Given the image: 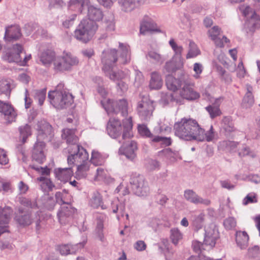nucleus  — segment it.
Segmentation results:
<instances>
[{
	"mask_svg": "<svg viewBox=\"0 0 260 260\" xmlns=\"http://www.w3.org/2000/svg\"><path fill=\"white\" fill-rule=\"evenodd\" d=\"M165 255L166 260H176L177 256L174 253V251L172 249L167 248L166 251H165Z\"/></svg>",
	"mask_w": 260,
	"mask_h": 260,
	"instance_id": "obj_64",
	"label": "nucleus"
},
{
	"mask_svg": "<svg viewBox=\"0 0 260 260\" xmlns=\"http://www.w3.org/2000/svg\"><path fill=\"white\" fill-rule=\"evenodd\" d=\"M217 47H223L224 44L229 41V40L225 36H223L222 38L220 36H218L216 39L212 40Z\"/></svg>",
	"mask_w": 260,
	"mask_h": 260,
	"instance_id": "obj_63",
	"label": "nucleus"
},
{
	"mask_svg": "<svg viewBox=\"0 0 260 260\" xmlns=\"http://www.w3.org/2000/svg\"><path fill=\"white\" fill-rule=\"evenodd\" d=\"M86 243L85 241L75 245L62 244L58 246L57 249L61 255H67L76 252L78 248L83 247Z\"/></svg>",
	"mask_w": 260,
	"mask_h": 260,
	"instance_id": "obj_26",
	"label": "nucleus"
},
{
	"mask_svg": "<svg viewBox=\"0 0 260 260\" xmlns=\"http://www.w3.org/2000/svg\"><path fill=\"white\" fill-rule=\"evenodd\" d=\"M220 103V99H216L214 103L206 107V110L208 112L212 119L220 115L221 114L219 108Z\"/></svg>",
	"mask_w": 260,
	"mask_h": 260,
	"instance_id": "obj_31",
	"label": "nucleus"
},
{
	"mask_svg": "<svg viewBox=\"0 0 260 260\" xmlns=\"http://www.w3.org/2000/svg\"><path fill=\"white\" fill-rule=\"evenodd\" d=\"M20 138L22 143L26 142L27 138L31 134V128L28 124L19 127Z\"/></svg>",
	"mask_w": 260,
	"mask_h": 260,
	"instance_id": "obj_45",
	"label": "nucleus"
},
{
	"mask_svg": "<svg viewBox=\"0 0 260 260\" xmlns=\"http://www.w3.org/2000/svg\"><path fill=\"white\" fill-rule=\"evenodd\" d=\"M55 177L61 182H66L70 179L73 174L72 167L58 168L54 171Z\"/></svg>",
	"mask_w": 260,
	"mask_h": 260,
	"instance_id": "obj_25",
	"label": "nucleus"
},
{
	"mask_svg": "<svg viewBox=\"0 0 260 260\" xmlns=\"http://www.w3.org/2000/svg\"><path fill=\"white\" fill-rule=\"evenodd\" d=\"M123 125L119 120L115 118H110L107 125L108 134L113 139L118 138L121 134L123 129L122 139H129L133 136L132 119L129 117L124 119L122 121Z\"/></svg>",
	"mask_w": 260,
	"mask_h": 260,
	"instance_id": "obj_5",
	"label": "nucleus"
},
{
	"mask_svg": "<svg viewBox=\"0 0 260 260\" xmlns=\"http://www.w3.org/2000/svg\"><path fill=\"white\" fill-rule=\"evenodd\" d=\"M162 85V80L161 76L156 72L151 74V78L149 82V87L151 89L158 90Z\"/></svg>",
	"mask_w": 260,
	"mask_h": 260,
	"instance_id": "obj_33",
	"label": "nucleus"
},
{
	"mask_svg": "<svg viewBox=\"0 0 260 260\" xmlns=\"http://www.w3.org/2000/svg\"><path fill=\"white\" fill-rule=\"evenodd\" d=\"M12 212V209L8 206L4 208L0 206V224H7L9 223Z\"/></svg>",
	"mask_w": 260,
	"mask_h": 260,
	"instance_id": "obj_34",
	"label": "nucleus"
},
{
	"mask_svg": "<svg viewBox=\"0 0 260 260\" xmlns=\"http://www.w3.org/2000/svg\"><path fill=\"white\" fill-rule=\"evenodd\" d=\"M56 57L55 52L51 49L44 51L40 56L41 62L46 67H49L52 63L54 67V60Z\"/></svg>",
	"mask_w": 260,
	"mask_h": 260,
	"instance_id": "obj_23",
	"label": "nucleus"
},
{
	"mask_svg": "<svg viewBox=\"0 0 260 260\" xmlns=\"http://www.w3.org/2000/svg\"><path fill=\"white\" fill-rule=\"evenodd\" d=\"M183 237V234L178 228H174L171 229L170 238L174 245H177Z\"/></svg>",
	"mask_w": 260,
	"mask_h": 260,
	"instance_id": "obj_40",
	"label": "nucleus"
},
{
	"mask_svg": "<svg viewBox=\"0 0 260 260\" xmlns=\"http://www.w3.org/2000/svg\"><path fill=\"white\" fill-rule=\"evenodd\" d=\"M88 16L89 18L85 20H89L95 22L94 21H99L102 19L103 13L100 8L93 6H90L88 8Z\"/></svg>",
	"mask_w": 260,
	"mask_h": 260,
	"instance_id": "obj_30",
	"label": "nucleus"
},
{
	"mask_svg": "<svg viewBox=\"0 0 260 260\" xmlns=\"http://www.w3.org/2000/svg\"><path fill=\"white\" fill-rule=\"evenodd\" d=\"M193 83L185 82L180 91L181 96L187 100H194L199 97V94L194 90Z\"/></svg>",
	"mask_w": 260,
	"mask_h": 260,
	"instance_id": "obj_18",
	"label": "nucleus"
},
{
	"mask_svg": "<svg viewBox=\"0 0 260 260\" xmlns=\"http://www.w3.org/2000/svg\"><path fill=\"white\" fill-rule=\"evenodd\" d=\"M11 82L4 79H0V95H5L9 98L11 92Z\"/></svg>",
	"mask_w": 260,
	"mask_h": 260,
	"instance_id": "obj_38",
	"label": "nucleus"
},
{
	"mask_svg": "<svg viewBox=\"0 0 260 260\" xmlns=\"http://www.w3.org/2000/svg\"><path fill=\"white\" fill-rule=\"evenodd\" d=\"M23 51V48L21 44H15L4 52L2 58L8 62L18 63L21 62L20 54Z\"/></svg>",
	"mask_w": 260,
	"mask_h": 260,
	"instance_id": "obj_15",
	"label": "nucleus"
},
{
	"mask_svg": "<svg viewBox=\"0 0 260 260\" xmlns=\"http://www.w3.org/2000/svg\"><path fill=\"white\" fill-rule=\"evenodd\" d=\"M154 108L153 101L148 96L143 95L138 102L136 111L142 120L147 121L152 116Z\"/></svg>",
	"mask_w": 260,
	"mask_h": 260,
	"instance_id": "obj_12",
	"label": "nucleus"
},
{
	"mask_svg": "<svg viewBox=\"0 0 260 260\" xmlns=\"http://www.w3.org/2000/svg\"><path fill=\"white\" fill-rule=\"evenodd\" d=\"M132 189L138 196L145 197L149 193V188L144 177L140 175L133 176L130 180Z\"/></svg>",
	"mask_w": 260,
	"mask_h": 260,
	"instance_id": "obj_13",
	"label": "nucleus"
},
{
	"mask_svg": "<svg viewBox=\"0 0 260 260\" xmlns=\"http://www.w3.org/2000/svg\"><path fill=\"white\" fill-rule=\"evenodd\" d=\"M166 86L168 89L174 91L173 93H168L165 97L161 98V102L164 105L168 104L170 101H176V94L175 91L181 86V82L179 80L175 78L173 76L168 75L166 79Z\"/></svg>",
	"mask_w": 260,
	"mask_h": 260,
	"instance_id": "obj_14",
	"label": "nucleus"
},
{
	"mask_svg": "<svg viewBox=\"0 0 260 260\" xmlns=\"http://www.w3.org/2000/svg\"><path fill=\"white\" fill-rule=\"evenodd\" d=\"M118 3L125 12H130L135 7V0H118Z\"/></svg>",
	"mask_w": 260,
	"mask_h": 260,
	"instance_id": "obj_47",
	"label": "nucleus"
},
{
	"mask_svg": "<svg viewBox=\"0 0 260 260\" xmlns=\"http://www.w3.org/2000/svg\"><path fill=\"white\" fill-rule=\"evenodd\" d=\"M200 53V51L197 45L192 41H190L189 44V49L186 58L187 59L196 57Z\"/></svg>",
	"mask_w": 260,
	"mask_h": 260,
	"instance_id": "obj_48",
	"label": "nucleus"
},
{
	"mask_svg": "<svg viewBox=\"0 0 260 260\" xmlns=\"http://www.w3.org/2000/svg\"><path fill=\"white\" fill-rule=\"evenodd\" d=\"M205 232L204 244L211 249L219 237L218 230L214 224H211L205 227Z\"/></svg>",
	"mask_w": 260,
	"mask_h": 260,
	"instance_id": "obj_16",
	"label": "nucleus"
},
{
	"mask_svg": "<svg viewBox=\"0 0 260 260\" xmlns=\"http://www.w3.org/2000/svg\"><path fill=\"white\" fill-rule=\"evenodd\" d=\"M239 10L243 15L247 17L245 27L247 32L253 33L260 28L259 17L249 6L241 5L239 7Z\"/></svg>",
	"mask_w": 260,
	"mask_h": 260,
	"instance_id": "obj_10",
	"label": "nucleus"
},
{
	"mask_svg": "<svg viewBox=\"0 0 260 260\" xmlns=\"http://www.w3.org/2000/svg\"><path fill=\"white\" fill-rule=\"evenodd\" d=\"M220 29L217 26H214L208 30V36L211 40H215L220 36Z\"/></svg>",
	"mask_w": 260,
	"mask_h": 260,
	"instance_id": "obj_59",
	"label": "nucleus"
},
{
	"mask_svg": "<svg viewBox=\"0 0 260 260\" xmlns=\"http://www.w3.org/2000/svg\"><path fill=\"white\" fill-rule=\"evenodd\" d=\"M203 70L204 67L202 63L199 62L194 63L193 65V71L194 73L193 74V77L196 79L200 78Z\"/></svg>",
	"mask_w": 260,
	"mask_h": 260,
	"instance_id": "obj_54",
	"label": "nucleus"
},
{
	"mask_svg": "<svg viewBox=\"0 0 260 260\" xmlns=\"http://www.w3.org/2000/svg\"><path fill=\"white\" fill-rule=\"evenodd\" d=\"M152 142L159 143L161 145L165 146L170 145L172 142L170 138L159 136L158 134L155 135Z\"/></svg>",
	"mask_w": 260,
	"mask_h": 260,
	"instance_id": "obj_52",
	"label": "nucleus"
},
{
	"mask_svg": "<svg viewBox=\"0 0 260 260\" xmlns=\"http://www.w3.org/2000/svg\"><path fill=\"white\" fill-rule=\"evenodd\" d=\"M257 202V195L254 192L248 193L243 200L242 203L244 205H247L250 203H256Z\"/></svg>",
	"mask_w": 260,
	"mask_h": 260,
	"instance_id": "obj_56",
	"label": "nucleus"
},
{
	"mask_svg": "<svg viewBox=\"0 0 260 260\" xmlns=\"http://www.w3.org/2000/svg\"><path fill=\"white\" fill-rule=\"evenodd\" d=\"M200 125L192 118H183L175 123L174 128L175 134L180 139L186 141L201 140L202 136L198 130Z\"/></svg>",
	"mask_w": 260,
	"mask_h": 260,
	"instance_id": "obj_4",
	"label": "nucleus"
},
{
	"mask_svg": "<svg viewBox=\"0 0 260 260\" xmlns=\"http://www.w3.org/2000/svg\"><path fill=\"white\" fill-rule=\"evenodd\" d=\"M192 247L194 251L197 253H199L202 249H209V246L205 245L204 243L202 244L198 241L193 242L192 243Z\"/></svg>",
	"mask_w": 260,
	"mask_h": 260,
	"instance_id": "obj_61",
	"label": "nucleus"
},
{
	"mask_svg": "<svg viewBox=\"0 0 260 260\" xmlns=\"http://www.w3.org/2000/svg\"><path fill=\"white\" fill-rule=\"evenodd\" d=\"M98 29L95 22L82 20L74 31L75 38L83 43H87L93 37Z\"/></svg>",
	"mask_w": 260,
	"mask_h": 260,
	"instance_id": "obj_7",
	"label": "nucleus"
},
{
	"mask_svg": "<svg viewBox=\"0 0 260 260\" xmlns=\"http://www.w3.org/2000/svg\"><path fill=\"white\" fill-rule=\"evenodd\" d=\"M169 45L171 47L172 50L174 51V55L173 57L174 58L181 59L183 60L182 56V53L183 50V48L182 46L178 45L174 41L173 39H171L169 41Z\"/></svg>",
	"mask_w": 260,
	"mask_h": 260,
	"instance_id": "obj_39",
	"label": "nucleus"
},
{
	"mask_svg": "<svg viewBox=\"0 0 260 260\" xmlns=\"http://www.w3.org/2000/svg\"><path fill=\"white\" fill-rule=\"evenodd\" d=\"M184 197L187 201L195 204H200L208 206L210 204L209 200L202 198L191 189L185 190Z\"/></svg>",
	"mask_w": 260,
	"mask_h": 260,
	"instance_id": "obj_19",
	"label": "nucleus"
},
{
	"mask_svg": "<svg viewBox=\"0 0 260 260\" xmlns=\"http://www.w3.org/2000/svg\"><path fill=\"white\" fill-rule=\"evenodd\" d=\"M103 217H99L97 219L96 227L95 229L96 233L98 235V238L101 241H103L104 236L103 234Z\"/></svg>",
	"mask_w": 260,
	"mask_h": 260,
	"instance_id": "obj_53",
	"label": "nucleus"
},
{
	"mask_svg": "<svg viewBox=\"0 0 260 260\" xmlns=\"http://www.w3.org/2000/svg\"><path fill=\"white\" fill-rule=\"evenodd\" d=\"M75 129H64L61 137L69 145L67 148L69 154L67 158L68 164L69 166L76 164L77 167L76 178L80 179L86 176L90 162L86 150L77 144L78 138L75 135Z\"/></svg>",
	"mask_w": 260,
	"mask_h": 260,
	"instance_id": "obj_1",
	"label": "nucleus"
},
{
	"mask_svg": "<svg viewBox=\"0 0 260 260\" xmlns=\"http://www.w3.org/2000/svg\"><path fill=\"white\" fill-rule=\"evenodd\" d=\"M90 162L94 166L102 165L104 162V158L98 151L93 150L91 153Z\"/></svg>",
	"mask_w": 260,
	"mask_h": 260,
	"instance_id": "obj_49",
	"label": "nucleus"
},
{
	"mask_svg": "<svg viewBox=\"0 0 260 260\" xmlns=\"http://www.w3.org/2000/svg\"><path fill=\"white\" fill-rule=\"evenodd\" d=\"M21 37L20 30L18 26L11 25L6 28L4 39L7 42L18 40Z\"/></svg>",
	"mask_w": 260,
	"mask_h": 260,
	"instance_id": "obj_22",
	"label": "nucleus"
},
{
	"mask_svg": "<svg viewBox=\"0 0 260 260\" xmlns=\"http://www.w3.org/2000/svg\"><path fill=\"white\" fill-rule=\"evenodd\" d=\"M240 143L231 141H223L219 144L218 147L222 150L236 151L239 148Z\"/></svg>",
	"mask_w": 260,
	"mask_h": 260,
	"instance_id": "obj_36",
	"label": "nucleus"
},
{
	"mask_svg": "<svg viewBox=\"0 0 260 260\" xmlns=\"http://www.w3.org/2000/svg\"><path fill=\"white\" fill-rule=\"evenodd\" d=\"M63 84L59 83L55 90L48 92L50 103L56 109L67 108L73 103V96L66 89Z\"/></svg>",
	"mask_w": 260,
	"mask_h": 260,
	"instance_id": "obj_6",
	"label": "nucleus"
},
{
	"mask_svg": "<svg viewBox=\"0 0 260 260\" xmlns=\"http://www.w3.org/2000/svg\"><path fill=\"white\" fill-rule=\"evenodd\" d=\"M222 126L228 132H233L235 129L234 124L230 117H224L222 119Z\"/></svg>",
	"mask_w": 260,
	"mask_h": 260,
	"instance_id": "obj_50",
	"label": "nucleus"
},
{
	"mask_svg": "<svg viewBox=\"0 0 260 260\" xmlns=\"http://www.w3.org/2000/svg\"><path fill=\"white\" fill-rule=\"evenodd\" d=\"M199 131L203 138L201 140H196V141L202 142L206 140L207 142H211L215 138V132L213 130L212 125L210 126L209 130L206 133H205V130L200 126Z\"/></svg>",
	"mask_w": 260,
	"mask_h": 260,
	"instance_id": "obj_35",
	"label": "nucleus"
},
{
	"mask_svg": "<svg viewBox=\"0 0 260 260\" xmlns=\"http://www.w3.org/2000/svg\"><path fill=\"white\" fill-rule=\"evenodd\" d=\"M101 104L108 114L120 113L122 116L127 115V103L124 99L116 101L104 99L101 101Z\"/></svg>",
	"mask_w": 260,
	"mask_h": 260,
	"instance_id": "obj_11",
	"label": "nucleus"
},
{
	"mask_svg": "<svg viewBox=\"0 0 260 260\" xmlns=\"http://www.w3.org/2000/svg\"><path fill=\"white\" fill-rule=\"evenodd\" d=\"M79 63L78 58L71 53L57 56L54 60L53 70L56 72L71 71Z\"/></svg>",
	"mask_w": 260,
	"mask_h": 260,
	"instance_id": "obj_9",
	"label": "nucleus"
},
{
	"mask_svg": "<svg viewBox=\"0 0 260 260\" xmlns=\"http://www.w3.org/2000/svg\"><path fill=\"white\" fill-rule=\"evenodd\" d=\"M147 57L152 62L161 64L165 61L164 57L158 52L154 51H150L148 52Z\"/></svg>",
	"mask_w": 260,
	"mask_h": 260,
	"instance_id": "obj_44",
	"label": "nucleus"
},
{
	"mask_svg": "<svg viewBox=\"0 0 260 260\" xmlns=\"http://www.w3.org/2000/svg\"><path fill=\"white\" fill-rule=\"evenodd\" d=\"M140 31V33L143 35H145L146 32L149 31H161L159 29L155 28L154 23L148 18L144 19L141 22Z\"/></svg>",
	"mask_w": 260,
	"mask_h": 260,
	"instance_id": "obj_32",
	"label": "nucleus"
},
{
	"mask_svg": "<svg viewBox=\"0 0 260 260\" xmlns=\"http://www.w3.org/2000/svg\"><path fill=\"white\" fill-rule=\"evenodd\" d=\"M1 191L5 193L12 192L13 189L10 182L0 179V191Z\"/></svg>",
	"mask_w": 260,
	"mask_h": 260,
	"instance_id": "obj_60",
	"label": "nucleus"
},
{
	"mask_svg": "<svg viewBox=\"0 0 260 260\" xmlns=\"http://www.w3.org/2000/svg\"><path fill=\"white\" fill-rule=\"evenodd\" d=\"M89 205L94 209L101 207L102 209H106L107 207L104 204L102 196L99 192H94L91 195L89 201Z\"/></svg>",
	"mask_w": 260,
	"mask_h": 260,
	"instance_id": "obj_28",
	"label": "nucleus"
},
{
	"mask_svg": "<svg viewBox=\"0 0 260 260\" xmlns=\"http://www.w3.org/2000/svg\"><path fill=\"white\" fill-rule=\"evenodd\" d=\"M237 73V76L239 78H243L246 74V70L243 66V63L241 61L235 70Z\"/></svg>",
	"mask_w": 260,
	"mask_h": 260,
	"instance_id": "obj_62",
	"label": "nucleus"
},
{
	"mask_svg": "<svg viewBox=\"0 0 260 260\" xmlns=\"http://www.w3.org/2000/svg\"><path fill=\"white\" fill-rule=\"evenodd\" d=\"M205 215L203 213H201L199 215H196L192 219V225L196 231H198L202 228L204 223Z\"/></svg>",
	"mask_w": 260,
	"mask_h": 260,
	"instance_id": "obj_43",
	"label": "nucleus"
},
{
	"mask_svg": "<svg viewBox=\"0 0 260 260\" xmlns=\"http://www.w3.org/2000/svg\"><path fill=\"white\" fill-rule=\"evenodd\" d=\"M37 141L34 145L32 158L39 164H42L46 159L45 143L42 140L50 141L53 137L51 126L46 121L43 120L38 124Z\"/></svg>",
	"mask_w": 260,
	"mask_h": 260,
	"instance_id": "obj_3",
	"label": "nucleus"
},
{
	"mask_svg": "<svg viewBox=\"0 0 260 260\" xmlns=\"http://www.w3.org/2000/svg\"><path fill=\"white\" fill-rule=\"evenodd\" d=\"M137 149V144L135 142L128 141L123 143L119 149V153L120 154L124 155L128 159L133 160L136 157L135 151Z\"/></svg>",
	"mask_w": 260,
	"mask_h": 260,
	"instance_id": "obj_17",
	"label": "nucleus"
},
{
	"mask_svg": "<svg viewBox=\"0 0 260 260\" xmlns=\"http://www.w3.org/2000/svg\"><path fill=\"white\" fill-rule=\"evenodd\" d=\"M37 180L41 182V188L45 191H51L55 187L50 179L47 177L42 176L38 178Z\"/></svg>",
	"mask_w": 260,
	"mask_h": 260,
	"instance_id": "obj_37",
	"label": "nucleus"
},
{
	"mask_svg": "<svg viewBox=\"0 0 260 260\" xmlns=\"http://www.w3.org/2000/svg\"><path fill=\"white\" fill-rule=\"evenodd\" d=\"M0 112L4 115L9 121H12L17 116L13 107L10 104L1 100Z\"/></svg>",
	"mask_w": 260,
	"mask_h": 260,
	"instance_id": "obj_21",
	"label": "nucleus"
},
{
	"mask_svg": "<svg viewBox=\"0 0 260 260\" xmlns=\"http://www.w3.org/2000/svg\"><path fill=\"white\" fill-rule=\"evenodd\" d=\"M183 60L172 57L171 60L165 63V70L169 73L176 72L183 68Z\"/></svg>",
	"mask_w": 260,
	"mask_h": 260,
	"instance_id": "obj_24",
	"label": "nucleus"
},
{
	"mask_svg": "<svg viewBox=\"0 0 260 260\" xmlns=\"http://www.w3.org/2000/svg\"><path fill=\"white\" fill-rule=\"evenodd\" d=\"M15 220L20 225L25 226L29 225L31 222L32 219L29 214H23L20 211L19 214L15 216Z\"/></svg>",
	"mask_w": 260,
	"mask_h": 260,
	"instance_id": "obj_42",
	"label": "nucleus"
},
{
	"mask_svg": "<svg viewBox=\"0 0 260 260\" xmlns=\"http://www.w3.org/2000/svg\"><path fill=\"white\" fill-rule=\"evenodd\" d=\"M236 219L232 217L226 218L223 222V225L226 230L234 229L236 226Z\"/></svg>",
	"mask_w": 260,
	"mask_h": 260,
	"instance_id": "obj_58",
	"label": "nucleus"
},
{
	"mask_svg": "<svg viewBox=\"0 0 260 260\" xmlns=\"http://www.w3.org/2000/svg\"><path fill=\"white\" fill-rule=\"evenodd\" d=\"M55 206V201L52 197L45 195L41 200V204L39 205L41 208H45L50 210L53 209Z\"/></svg>",
	"mask_w": 260,
	"mask_h": 260,
	"instance_id": "obj_41",
	"label": "nucleus"
},
{
	"mask_svg": "<svg viewBox=\"0 0 260 260\" xmlns=\"http://www.w3.org/2000/svg\"><path fill=\"white\" fill-rule=\"evenodd\" d=\"M68 195L66 192H57L55 194L56 203L61 205V209L57 213L59 221L61 224L68 222L72 216L74 210L66 201V197Z\"/></svg>",
	"mask_w": 260,
	"mask_h": 260,
	"instance_id": "obj_8",
	"label": "nucleus"
},
{
	"mask_svg": "<svg viewBox=\"0 0 260 260\" xmlns=\"http://www.w3.org/2000/svg\"><path fill=\"white\" fill-rule=\"evenodd\" d=\"M239 155L241 157H243L246 155H250L252 157H254V155L253 153L251 152L249 148L245 145H242L240 144V146L237 149Z\"/></svg>",
	"mask_w": 260,
	"mask_h": 260,
	"instance_id": "obj_55",
	"label": "nucleus"
},
{
	"mask_svg": "<svg viewBox=\"0 0 260 260\" xmlns=\"http://www.w3.org/2000/svg\"><path fill=\"white\" fill-rule=\"evenodd\" d=\"M32 94L35 100L38 101L39 105L42 106L46 98V89L34 90L32 91Z\"/></svg>",
	"mask_w": 260,
	"mask_h": 260,
	"instance_id": "obj_46",
	"label": "nucleus"
},
{
	"mask_svg": "<svg viewBox=\"0 0 260 260\" xmlns=\"http://www.w3.org/2000/svg\"><path fill=\"white\" fill-rule=\"evenodd\" d=\"M131 52L129 46L126 44L119 43L118 50L115 49L106 50L103 51L102 62L103 70L109 78L113 81H118L126 77V74L121 71L116 72L114 67L117 62L125 64L130 61Z\"/></svg>",
	"mask_w": 260,
	"mask_h": 260,
	"instance_id": "obj_2",
	"label": "nucleus"
},
{
	"mask_svg": "<svg viewBox=\"0 0 260 260\" xmlns=\"http://www.w3.org/2000/svg\"><path fill=\"white\" fill-rule=\"evenodd\" d=\"M248 255L256 260H260V251L257 246H254L248 249Z\"/></svg>",
	"mask_w": 260,
	"mask_h": 260,
	"instance_id": "obj_57",
	"label": "nucleus"
},
{
	"mask_svg": "<svg viewBox=\"0 0 260 260\" xmlns=\"http://www.w3.org/2000/svg\"><path fill=\"white\" fill-rule=\"evenodd\" d=\"M236 241L241 249H246L248 245L249 236L245 231H237L236 233Z\"/></svg>",
	"mask_w": 260,
	"mask_h": 260,
	"instance_id": "obj_27",
	"label": "nucleus"
},
{
	"mask_svg": "<svg viewBox=\"0 0 260 260\" xmlns=\"http://www.w3.org/2000/svg\"><path fill=\"white\" fill-rule=\"evenodd\" d=\"M111 208L113 213H118L116 216V218L118 220H119L121 218L123 217L124 215H125L126 219H128V214L127 213H124L125 209V205L123 203L120 202L118 198H115L112 201Z\"/></svg>",
	"mask_w": 260,
	"mask_h": 260,
	"instance_id": "obj_20",
	"label": "nucleus"
},
{
	"mask_svg": "<svg viewBox=\"0 0 260 260\" xmlns=\"http://www.w3.org/2000/svg\"><path fill=\"white\" fill-rule=\"evenodd\" d=\"M253 104L254 99L252 94L246 93L243 100L242 106L247 109L252 107Z\"/></svg>",
	"mask_w": 260,
	"mask_h": 260,
	"instance_id": "obj_51",
	"label": "nucleus"
},
{
	"mask_svg": "<svg viewBox=\"0 0 260 260\" xmlns=\"http://www.w3.org/2000/svg\"><path fill=\"white\" fill-rule=\"evenodd\" d=\"M138 130L141 136L149 138L152 141L155 135L158 134L162 130V127H155L151 133L145 125L142 124L138 126Z\"/></svg>",
	"mask_w": 260,
	"mask_h": 260,
	"instance_id": "obj_29",
	"label": "nucleus"
}]
</instances>
